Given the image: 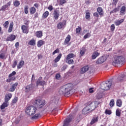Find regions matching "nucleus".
Segmentation results:
<instances>
[{
  "label": "nucleus",
  "mask_w": 126,
  "mask_h": 126,
  "mask_svg": "<svg viewBox=\"0 0 126 126\" xmlns=\"http://www.w3.org/2000/svg\"><path fill=\"white\" fill-rule=\"evenodd\" d=\"M73 89H72V84H68L61 87L59 91L60 95L64 96H68L73 94Z\"/></svg>",
  "instance_id": "obj_1"
},
{
  "label": "nucleus",
  "mask_w": 126,
  "mask_h": 126,
  "mask_svg": "<svg viewBox=\"0 0 126 126\" xmlns=\"http://www.w3.org/2000/svg\"><path fill=\"white\" fill-rule=\"evenodd\" d=\"M100 102L99 101H94L91 102V103H88V105L83 109L82 113L84 115H86L90 113V112H92L94 110H95L98 105H99Z\"/></svg>",
  "instance_id": "obj_2"
},
{
  "label": "nucleus",
  "mask_w": 126,
  "mask_h": 126,
  "mask_svg": "<svg viewBox=\"0 0 126 126\" xmlns=\"http://www.w3.org/2000/svg\"><path fill=\"white\" fill-rule=\"evenodd\" d=\"M125 63V57L123 56L115 57L112 62L114 66H120Z\"/></svg>",
  "instance_id": "obj_3"
},
{
  "label": "nucleus",
  "mask_w": 126,
  "mask_h": 126,
  "mask_svg": "<svg viewBox=\"0 0 126 126\" xmlns=\"http://www.w3.org/2000/svg\"><path fill=\"white\" fill-rule=\"evenodd\" d=\"M37 112L36 107L33 105L29 106L26 109V114L28 116H34Z\"/></svg>",
  "instance_id": "obj_4"
},
{
  "label": "nucleus",
  "mask_w": 126,
  "mask_h": 126,
  "mask_svg": "<svg viewBox=\"0 0 126 126\" xmlns=\"http://www.w3.org/2000/svg\"><path fill=\"white\" fill-rule=\"evenodd\" d=\"M113 82V79H110L108 81H106V82H103L101 84V87L100 88L102 89V90H109L110 88H111V87L112 86V83Z\"/></svg>",
  "instance_id": "obj_5"
},
{
  "label": "nucleus",
  "mask_w": 126,
  "mask_h": 126,
  "mask_svg": "<svg viewBox=\"0 0 126 126\" xmlns=\"http://www.w3.org/2000/svg\"><path fill=\"white\" fill-rule=\"evenodd\" d=\"M33 105L38 109H42V108L46 105V102H45V100H42L41 98H37L33 102Z\"/></svg>",
  "instance_id": "obj_6"
},
{
  "label": "nucleus",
  "mask_w": 126,
  "mask_h": 126,
  "mask_svg": "<svg viewBox=\"0 0 126 126\" xmlns=\"http://www.w3.org/2000/svg\"><path fill=\"white\" fill-rule=\"evenodd\" d=\"M72 119H73V115H72V114H70L69 116L64 120L63 126H69V123L71 122Z\"/></svg>",
  "instance_id": "obj_7"
},
{
  "label": "nucleus",
  "mask_w": 126,
  "mask_h": 126,
  "mask_svg": "<svg viewBox=\"0 0 126 126\" xmlns=\"http://www.w3.org/2000/svg\"><path fill=\"white\" fill-rule=\"evenodd\" d=\"M106 57L102 56L96 60V63H97V64H102L103 63L106 61Z\"/></svg>",
  "instance_id": "obj_8"
},
{
  "label": "nucleus",
  "mask_w": 126,
  "mask_h": 126,
  "mask_svg": "<svg viewBox=\"0 0 126 126\" xmlns=\"http://www.w3.org/2000/svg\"><path fill=\"white\" fill-rule=\"evenodd\" d=\"M59 100H60V97L58 95L56 94L51 98L52 103H54L56 105L59 103Z\"/></svg>",
  "instance_id": "obj_9"
},
{
  "label": "nucleus",
  "mask_w": 126,
  "mask_h": 126,
  "mask_svg": "<svg viewBox=\"0 0 126 126\" xmlns=\"http://www.w3.org/2000/svg\"><path fill=\"white\" fill-rule=\"evenodd\" d=\"M53 15L55 20H58L59 17H60V11L58 9L55 10L53 13Z\"/></svg>",
  "instance_id": "obj_10"
},
{
  "label": "nucleus",
  "mask_w": 126,
  "mask_h": 126,
  "mask_svg": "<svg viewBox=\"0 0 126 126\" xmlns=\"http://www.w3.org/2000/svg\"><path fill=\"white\" fill-rule=\"evenodd\" d=\"M11 97H12V94H6L5 95L4 101L8 103V101L11 99Z\"/></svg>",
  "instance_id": "obj_11"
},
{
  "label": "nucleus",
  "mask_w": 126,
  "mask_h": 126,
  "mask_svg": "<svg viewBox=\"0 0 126 126\" xmlns=\"http://www.w3.org/2000/svg\"><path fill=\"white\" fill-rule=\"evenodd\" d=\"M89 69V67L88 66H85L81 68L80 73H81V74H83V73H85L86 71H88Z\"/></svg>",
  "instance_id": "obj_12"
},
{
  "label": "nucleus",
  "mask_w": 126,
  "mask_h": 126,
  "mask_svg": "<svg viewBox=\"0 0 126 126\" xmlns=\"http://www.w3.org/2000/svg\"><path fill=\"white\" fill-rule=\"evenodd\" d=\"M15 38L16 37L15 35L11 34L7 37L6 41H10L12 42V41H14V40H15Z\"/></svg>",
  "instance_id": "obj_13"
},
{
  "label": "nucleus",
  "mask_w": 126,
  "mask_h": 126,
  "mask_svg": "<svg viewBox=\"0 0 126 126\" xmlns=\"http://www.w3.org/2000/svg\"><path fill=\"white\" fill-rule=\"evenodd\" d=\"M66 23V21H63V23L62 22L59 23L57 25V27L58 29H62V28H63V27L64 25H65Z\"/></svg>",
  "instance_id": "obj_14"
},
{
  "label": "nucleus",
  "mask_w": 126,
  "mask_h": 126,
  "mask_svg": "<svg viewBox=\"0 0 126 126\" xmlns=\"http://www.w3.org/2000/svg\"><path fill=\"white\" fill-rule=\"evenodd\" d=\"M41 117L42 116L40 113H36L32 117L31 120H38V119H40Z\"/></svg>",
  "instance_id": "obj_15"
},
{
  "label": "nucleus",
  "mask_w": 126,
  "mask_h": 126,
  "mask_svg": "<svg viewBox=\"0 0 126 126\" xmlns=\"http://www.w3.org/2000/svg\"><path fill=\"white\" fill-rule=\"evenodd\" d=\"M18 85V83H16L15 84H14L12 87H11L9 89V91H10V92H13L14 91V90H15L16 87H17V86Z\"/></svg>",
  "instance_id": "obj_16"
},
{
  "label": "nucleus",
  "mask_w": 126,
  "mask_h": 126,
  "mask_svg": "<svg viewBox=\"0 0 126 126\" xmlns=\"http://www.w3.org/2000/svg\"><path fill=\"white\" fill-rule=\"evenodd\" d=\"M97 11L98 12L99 14L101 16L104 15V12L103 11V9L101 7H99L97 9Z\"/></svg>",
  "instance_id": "obj_17"
},
{
  "label": "nucleus",
  "mask_w": 126,
  "mask_h": 126,
  "mask_svg": "<svg viewBox=\"0 0 126 126\" xmlns=\"http://www.w3.org/2000/svg\"><path fill=\"white\" fill-rule=\"evenodd\" d=\"M33 87H34V86H33V84H32L27 86L26 87V92H28V91H30V90H32V89H33Z\"/></svg>",
  "instance_id": "obj_18"
},
{
  "label": "nucleus",
  "mask_w": 126,
  "mask_h": 126,
  "mask_svg": "<svg viewBox=\"0 0 126 126\" xmlns=\"http://www.w3.org/2000/svg\"><path fill=\"white\" fill-rule=\"evenodd\" d=\"M97 122H98V117H94L93 118L90 124L91 125H94Z\"/></svg>",
  "instance_id": "obj_19"
},
{
  "label": "nucleus",
  "mask_w": 126,
  "mask_h": 126,
  "mask_svg": "<svg viewBox=\"0 0 126 126\" xmlns=\"http://www.w3.org/2000/svg\"><path fill=\"white\" fill-rule=\"evenodd\" d=\"M8 102H7L6 101H4L3 104L0 106V109L1 110H3V109H5L6 108V107H8Z\"/></svg>",
  "instance_id": "obj_20"
},
{
  "label": "nucleus",
  "mask_w": 126,
  "mask_h": 126,
  "mask_svg": "<svg viewBox=\"0 0 126 126\" xmlns=\"http://www.w3.org/2000/svg\"><path fill=\"white\" fill-rule=\"evenodd\" d=\"M21 29L24 33H28V30L27 29V27L25 25H23L21 27Z\"/></svg>",
  "instance_id": "obj_21"
},
{
  "label": "nucleus",
  "mask_w": 126,
  "mask_h": 126,
  "mask_svg": "<svg viewBox=\"0 0 126 126\" xmlns=\"http://www.w3.org/2000/svg\"><path fill=\"white\" fill-rule=\"evenodd\" d=\"M46 83V82H45V81H40V80H38L36 82V85L37 86H38V85H41V86H43L45 85V84Z\"/></svg>",
  "instance_id": "obj_22"
},
{
  "label": "nucleus",
  "mask_w": 126,
  "mask_h": 126,
  "mask_svg": "<svg viewBox=\"0 0 126 126\" xmlns=\"http://www.w3.org/2000/svg\"><path fill=\"white\" fill-rule=\"evenodd\" d=\"M35 34L37 38H41L42 36H43V32H42V31L36 32Z\"/></svg>",
  "instance_id": "obj_23"
},
{
  "label": "nucleus",
  "mask_w": 126,
  "mask_h": 126,
  "mask_svg": "<svg viewBox=\"0 0 126 126\" xmlns=\"http://www.w3.org/2000/svg\"><path fill=\"white\" fill-rule=\"evenodd\" d=\"M99 55H100V53H98L97 51L94 52L92 55V59L94 60Z\"/></svg>",
  "instance_id": "obj_24"
},
{
  "label": "nucleus",
  "mask_w": 126,
  "mask_h": 126,
  "mask_svg": "<svg viewBox=\"0 0 126 126\" xmlns=\"http://www.w3.org/2000/svg\"><path fill=\"white\" fill-rule=\"evenodd\" d=\"M70 41V35H68L66 37V39H65L64 44L66 45V44H68V43Z\"/></svg>",
  "instance_id": "obj_25"
},
{
  "label": "nucleus",
  "mask_w": 126,
  "mask_h": 126,
  "mask_svg": "<svg viewBox=\"0 0 126 126\" xmlns=\"http://www.w3.org/2000/svg\"><path fill=\"white\" fill-rule=\"evenodd\" d=\"M24 64V61H21V62H20L18 65L17 66L18 69H20V68H21L22 66H23Z\"/></svg>",
  "instance_id": "obj_26"
},
{
  "label": "nucleus",
  "mask_w": 126,
  "mask_h": 126,
  "mask_svg": "<svg viewBox=\"0 0 126 126\" xmlns=\"http://www.w3.org/2000/svg\"><path fill=\"white\" fill-rule=\"evenodd\" d=\"M124 77H125V74L122 73L119 76L118 79L119 81H123L124 80Z\"/></svg>",
  "instance_id": "obj_27"
},
{
  "label": "nucleus",
  "mask_w": 126,
  "mask_h": 126,
  "mask_svg": "<svg viewBox=\"0 0 126 126\" xmlns=\"http://www.w3.org/2000/svg\"><path fill=\"white\" fill-rule=\"evenodd\" d=\"M61 58H62V54H60L55 59L54 62L55 63H58V62L60 61V60H61Z\"/></svg>",
  "instance_id": "obj_28"
},
{
  "label": "nucleus",
  "mask_w": 126,
  "mask_h": 126,
  "mask_svg": "<svg viewBox=\"0 0 126 126\" xmlns=\"http://www.w3.org/2000/svg\"><path fill=\"white\" fill-rule=\"evenodd\" d=\"M45 42L42 40H39L37 42V47L40 48L42 45H44Z\"/></svg>",
  "instance_id": "obj_29"
},
{
  "label": "nucleus",
  "mask_w": 126,
  "mask_h": 126,
  "mask_svg": "<svg viewBox=\"0 0 126 126\" xmlns=\"http://www.w3.org/2000/svg\"><path fill=\"white\" fill-rule=\"evenodd\" d=\"M124 20H125L124 19H121L119 21H115V25H116V26H118V25H120L121 23H123V22H124Z\"/></svg>",
  "instance_id": "obj_30"
},
{
  "label": "nucleus",
  "mask_w": 126,
  "mask_h": 126,
  "mask_svg": "<svg viewBox=\"0 0 126 126\" xmlns=\"http://www.w3.org/2000/svg\"><path fill=\"white\" fill-rule=\"evenodd\" d=\"M116 104L118 107H122V105H123V101H122V100L121 99H118L117 100Z\"/></svg>",
  "instance_id": "obj_31"
},
{
  "label": "nucleus",
  "mask_w": 126,
  "mask_h": 126,
  "mask_svg": "<svg viewBox=\"0 0 126 126\" xmlns=\"http://www.w3.org/2000/svg\"><path fill=\"white\" fill-rule=\"evenodd\" d=\"M12 29H13V22H11L10 24V26L8 29V32L10 33L12 31Z\"/></svg>",
  "instance_id": "obj_32"
},
{
  "label": "nucleus",
  "mask_w": 126,
  "mask_h": 126,
  "mask_svg": "<svg viewBox=\"0 0 126 126\" xmlns=\"http://www.w3.org/2000/svg\"><path fill=\"white\" fill-rule=\"evenodd\" d=\"M29 45H30V46H35L36 45V41L35 40L32 39L29 42Z\"/></svg>",
  "instance_id": "obj_33"
},
{
  "label": "nucleus",
  "mask_w": 126,
  "mask_h": 126,
  "mask_svg": "<svg viewBox=\"0 0 126 126\" xmlns=\"http://www.w3.org/2000/svg\"><path fill=\"white\" fill-rule=\"evenodd\" d=\"M66 63H67L68 64H73L74 63V62L72 59L66 60Z\"/></svg>",
  "instance_id": "obj_34"
},
{
  "label": "nucleus",
  "mask_w": 126,
  "mask_h": 126,
  "mask_svg": "<svg viewBox=\"0 0 126 126\" xmlns=\"http://www.w3.org/2000/svg\"><path fill=\"white\" fill-rule=\"evenodd\" d=\"M73 56H74V55L72 53L68 54L67 56L66 60H70L71 59H72V58H73Z\"/></svg>",
  "instance_id": "obj_35"
},
{
  "label": "nucleus",
  "mask_w": 126,
  "mask_h": 126,
  "mask_svg": "<svg viewBox=\"0 0 126 126\" xmlns=\"http://www.w3.org/2000/svg\"><path fill=\"white\" fill-rule=\"evenodd\" d=\"M49 16V12L48 11H46L45 12H44L43 14V18H47Z\"/></svg>",
  "instance_id": "obj_36"
},
{
  "label": "nucleus",
  "mask_w": 126,
  "mask_h": 126,
  "mask_svg": "<svg viewBox=\"0 0 126 126\" xmlns=\"http://www.w3.org/2000/svg\"><path fill=\"white\" fill-rule=\"evenodd\" d=\"M20 4V2H19V1H18L17 0H15V1L14 2V6L17 7Z\"/></svg>",
  "instance_id": "obj_37"
},
{
  "label": "nucleus",
  "mask_w": 126,
  "mask_h": 126,
  "mask_svg": "<svg viewBox=\"0 0 126 126\" xmlns=\"http://www.w3.org/2000/svg\"><path fill=\"white\" fill-rule=\"evenodd\" d=\"M30 11L32 14H34V13L36 12V9L35 7H32L30 9Z\"/></svg>",
  "instance_id": "obj_38"
},
{
  "label": "nucleus",
  "mask_w": 126,
  "mask_h": 126,
  "mask_svg": "<svg viewBox=\"0 0 126 126\" xmlns=\"http://www.w3.org/2000/svg\"><path fill=\"white\" fill-rule=\"evenodd\" d=\"M116 115L117 117H121V112H120V109H117L116 110Z\"/></svg>",
  "instance_id": "obj_39"
},
{
  "label": "nucleus",
  "mask_w": 126,
  "mask_h": 126,
  "mask_svg": "<svg viewBox=\"0 0 126 126\" xmlns=\"http://www.w3.org/2000/svg\"><path fill=\"white\" fill-rule=\"evenodd\" d=\"M8 24H9V22L7 21L3 24V26L4 28H7L8 27Z\"/></svg>",
  "instance_id": "obj_40"
},
{
  "label": "nucleus",
  "mask_w": 126,
  "mask_h": 126,
  "mask_svg": "<svg viewBox=\"0 0 126 126\" xmlns=\"http://www.w3.org/2000/svg\"><path fill=\"white\" fill-rule=\"evenodd\" d=\"M96 97L97 99H101L103 96L102 95V94L97 93V94L96 95Z\"/></svg>",
  "instance_id": "obj_41"
},
{
  "label": "nucleus",
  "mask_w": 126,
  "mask_h": 126,
  "mask_svg": "<svg viewBox=\"0 0 126 126\" xmlns=\"http://www.w3.org/2000/svg\"><path fill=\"white\" fill-rule=\"evenodd\" d=\"M109 105L110 106V107H113V106H114L115 105V101H114V99H111L110 102V103H109Z\"/></svg>",
  "instance_id": "obj_42"
},
{
  "label": "nucleus",
  "mask_w": 126,
  "mask_h": 126,
  "mask_svg": "<svg viewBox=\"0 0 126 126\" xmlns=\"http://www.w3.org/2000/svg\"><path fill=\"white\" fill-rule=\"evenodd\" d=\"M126 11V6H123L121 8L120 12L121 13H124Z\"/></svg>",
  "instance_id": "obj_43"
},
{
  "label": "nucleus",
  "mask_w": 126,
  "mask_h": 126,
  "mask_svg": "<svg viewBox=\"0 0 126 126\" xmlns=\"http://www.w3.org/2000/svg\"><path fill=\"white\" fill-rule=\"evenodd\" d=\"M91 36L90 33L88 32L86 35L84 36V39H87V38H89Z\"/></svg>",
  "instance_id": "obj_44"
},
{
  "label": "nucleus",
  "mask_w": 126,
  "mask_h": 126,
  "mask_svg": "<svg viewBox=\"0 0 126 126\" xmlns=\"http://www.w3.org/2000/svg\"><path fill=\"white\" fill-rule=\"evenodd\" d=\"M18 101V97H15L12 100V102L13 104H15Z\"/></svg>",
  "instance_id": "obj_45"
},
{
  "label": "nucleus",
  "mask_w": 126,
  "mask_h": 126,
  "mask_svg": "<svg viewBox=\"0 0 126 126\" xmlns=\"http://www.w3.org/2000/svg\"><path fill=\"white\" fill-rule=\"evenodd\" d=\"M80 31H81V28L78 27V28L76 29V33H80Z\"/></svg>",
  "instance_id": "obj_46"
},
{
  "label": "nucleus",
  "mask_w": 126,
  "mask_h": 126,
  "mask_svg": "<svg viewBox=\"0 0 126 126\" xmlns=\"http://www.w3.org/2000/svg\"><path fill=\"white\" fill-rule=\"evenodd\" d=\"M28 8H29V7H28V6H25V13H26V14H28Z\"/></svg>",
  "instance_id": "obj_47"
},
{
  "label": "nucleus",
  "mask_w": 126,
  "mask_h": 126,
  "mask_svg": "<svg viewBox=\"0 0 126 126\" xmlns=\"http://www.w3.org/2000/svg\"><path fill=\"white\" fill-rule=\"evenodd\" d=\"M58 53H60V49H57L56 50H55L52 53V55H55L56 54H58Z\"/></svg>",
  "instance_id": "obj_48"
},
{
  "label": "nucleus",
  "mask_w": 126,
  "mask_h": 126,
  "mask_svg": "<svg viewBox=\"0 0 126 126\" xmlns=\"http://www.w3.org/2000/svg\"><path fill=\"white\" fill-rule=\"evenodd\" d=\"M16 74V72L15 71H13L11 74L9 75V77H11V76H13V75H15Z\"/></svg>",
  "instance_id": "obj_49"
},
{
  "label": "nucleus",
  "mask_w": 126,
  "mask_h": 126,
  "mask_svg": "<svg viewBox=\"0 0 126 126\" xmlns=\"http://www.w3.org/2000/svg\"><path fill=\"white\" fill-rule=\"evenodd\" d=\"M105 114L106 115H111V114H112V111L111 110H106Z\"/></svg>",
  "instance_id": "obj_50"
},
{
  "label": "nucleus",
  "mask_w": 126,
  "mask_h": 126,
  "mask_svg": "<svg viewBox=\"0 0 126 126\" xmlns=\"http://www.w3.org/2000/svg\"><path fill=\"white\" fill-rule=\"evenodd\" d=\"M4 57H5L4 53H1L0 54V59H2V60H3L4 59Z\"/></svg>",
  "instance_id": "obj_51"
},
{
  "label": "nucleus",
  "mask_w": 126,
  "mask_h": 126,
  "mask_svg": "<svg viewBox=\"0 0 126 126\" xmlns=\"http://www.w3.org/2000/svg\"><path fill=\"white\" fill-rule=\"evenodd\" d=\"M16 65H17V61H15L14 63L12 65V67L13 68H14V67H15V66H16Z\"/></svg>",
  "instance_id": "obj_52"
},
{
  "label": "nucleus",
  "mask_w": 126,
  "mask_h": 126,
  "mask_svg": "<svg viewBox=\"0 0 126 126\" xmlns=\"http://www.w3.org/2000/svg\"><path fill=\"white\" fill-rule=\"evenodd\" d=\"M90 18V13L89 12L86 13V19H88V18Z\"/></svg>",
  "instance_id": "obj_53"
},
{
  "label": "nucleus",
  "mask_w": 126,
  "mask_h": 126,
  "mask_svg": "<svg viewBox=\"0 0 126 126\" xmlns=\"http://www.w3.org/2000/svg\"><path fill=\"white\" fill-rule=\"evenodd\" d=\"M66 68H67V66L66 65H64L61 68V70H62V71L65 70V69H66Z\"/></svg>",
  "instance_id": "obj_54"
},
{
  "label": "nucleus",
  "mask_w": 126,
  "mask_h": 126,
  "mask_svg": "<svg viewBox=\"0 0 126 126\" xmlns=\"http://www.w3.org/2000/svg\"><path fill=\"white\" fill-rule=\"evenodd\" d=\"M47 112H53L54 111V109L52 110V107H47Z\"/></svg>",
  "instance_id": "obj_55"
},
{
  "label": "nucleus",
  "mask_w": 126,
  "mask_h": 126,
  "mask_svg": "<svg viewBox=\"0 0 126 126\" xmlns=\"http://www.w3.org/2000/svg\"><path fill=\"white\" fill-rule=\"evenodd\" d=\"M6 8H7V7H6V6L5 5H4L1 8L0 10H1V11L5 10V9H6Z\"/></svg>",
  "instance_id": "obj_56"
},
{
  "label": "nucleus",
  "mask_w": 126,
  "mask_h": 126,
  "mask_svg": "<svg viewBox=\"0 0 126 126\" xmlns=\"http://www.w3.org/2000/svg\"><path fill=\"white\" fill-rule=\"evenodd\" d=\"M111 31H114L115 30V25L112 24L111 26Z\"/></svg>",
  "instance_id": "obj_57"
},
{
  "label": "nucleus",
  "mask_w": 126,
  "mask_h": 126,
  "mask_svg": "<svg viewBox=\"0 0 126 126\" xmlns=\"http://www.w3.org/2000/svg\"><path fill=\"white\" fill-rule=\"evenodd\" d=\"M10 4H11V1H9V2H8V3H7L5 5H6V7L7 8V7H8V6H10Z\"/></svg>",
  "instance_id": "obj_58"
},
{
  "label": "nucleus",
  "mask_w": 126,
  "mask_h": 126,
  "mask_svg": "<svg viewBox=\"0 0 126 126\" xmlns=\"http://www.w3.org/2000/svg\"><path fill=\"white\" fill-rule=\"evenodd\" d=\"M80 54L81 55V56H84V54H85V52H84V51L81 50Z\"/></svg>",
  "instance_id": "obj_59"
},
{
  "label": "nucleus",
  "mask_w": 126,
  "mask_h": 126,
  "mask_svg": "<svg viewBox=\"0 0 126 126\" xmlns=\"http://www.w3.org/2000/svg\"><path fill=\"white\" fill-rule=\"evenodd\" d=\"M61 4H63V3H65V0H60Z\"/></svg>",
  "instance_id": "obj_60"
},
{
  "label": "nucleus",
  "mask_w": 126,
  "mask_h": 126,
  "mask_svg": "<svg viewBox=\"0 0 126 126\" xmlns=\"http://www.w3.org/2000/svg\"><path fill=\"white\" fill-rule=\"evenodd\" d=\"M56 77V79H60V77H61V75H60V74H57Z\"/></svg>",
  "instance_id": "obj_61"
},
{
  "label": "nucleus",
  "mask_w": 126,
  "mask_h": 126,
  "mask_svg": "<svg viewBox=\"0 0 126 126\" xmlns=\"http://www.w3.org/2000/svg\"><path fill=\"white\" fill-rule=\"evenodd\" d=\"M89 91L90 93H93V92H94V91L93 90V88H91L90 89H89Z\"/></svg>",
  "instance_id": "obj_62"
},
{
  "label": "nucleus",
  "mask_w": 126,
  "mask_h": 126,
  "mask_svg": "<svg viewBox=\"0 0 126 126\" xmlns=\"http://www.w3.org/2000/svg\"><path fill=\"white\" fill-rule=\"evenodd\" d=\"M48 8L50 11H52V10L53 9V6L52 5H50Z\"/></svg>",
  "instance_id": "obj_63"
},
{
  "label": "nucleus",
  "mask_w": 126,
  "mask_h": 126,
  "mask_svg": "<svg viewBox=\"0 0 126 126\" xmlns=\"http://www.w3.org/2000/svg\"><path fill=\"white\" fill-rule=\"evenodd\" d=\"M73 72H74V71H73V70H70L68 71V74H72V73H73Z\"/></svg>",
  "instance_id": "obj_64"
}]
</instances>
